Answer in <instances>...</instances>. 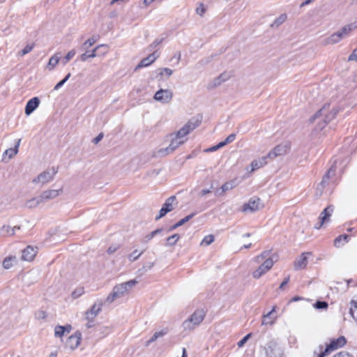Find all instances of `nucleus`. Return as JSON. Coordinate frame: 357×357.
<instances>
[{"label": "nucleus", "mask_w": 357, "mask_h": 357, "mask_svg": "<svg viewBox=\"0 0 357 357\" xmlns=\"http://www.w3.org/2000/svg\"><path fill=\"white\" fill-rule=\"evenodd\" d=\"M137 283L135 280H131L128 282L116 285L112 290V292L108 295L105 302L112 303L115 300L120 298L126 295L131 289Z\"/></svg>", "instance_id": "1"}, {"label": "nucleus", "mask_w": 357, "mask_h": 357, "mask_svg": "<svg viewBox=\"0 0 357 357\" xmlns=\"http://www.w3.org/2000/svg\"><path fill=\"white\" fill-rule=\"evenodd\" d=\"M202 116L201 115H197L192 116L190 118L187 123L183 126L179 130L176 132L171 135V137H174L178 139H182L183 142H185L187 139L185 138L186 135L193 131L196 128H197L202 123Z\"/></svg>", "instance_id": "2"}, {"label": "nucleus", "mask_w": 357, "mask_h": 357, "mask_svg": "<svg viewBox=\"0 0 357 357\" xmlns=\"http://www.w3.org/2000/svg\"><path fill=\"white\" fill-rule=\"evenodd\" d=\"M205 312L203 310H197L193 314L185 320L182 324V327L185 331H192L197 328L204 320Z\"/></svg>", "instance_id": "3"}, {"label": "nucleus", "mask_w": 357, "mask_h": 357, "mask_svg": "<svg viewBox=\"0 0 357 357\" xmlns=\"http://www.w3.org/2000/svg\"><path fill=\"white\" fill-rule=\"evenodd\" d=\"M341 162L342 160L340 159H336L331 162V167L328 170L326 175L323 177L321 182L317 185L316 188L315 196L317 197H320L322 195L326 185L328 183V180L335 175L337 165H340Z\"/></svg>", "instance_id": "4"}, {"label": "nucleus", "mask_w": 357, "mask_h": 357, "mask_svg": "<svg viewBox=\"0 0 357 357\" xmlns=\"http://www.w3.org/2000/svg\"><path fill=\"white\" fill-rule=\"evenodd\" d=\"M58 172V167H52L40 173L32 180V183L37 186H43L52 181Z\"/></svg>", "instance_id": "5"}, {"label": "nucleus", "mask_w": 357, "mask_h": 357, "mask_svg": "<svg viewBox=\"0 0 357 357\" xmlns=\"http://www.w3.org/2000/svg\"><path fill=\"white\" fill-rule=\"evenodd\" d=\"M176 198L175 196H171L166 199L165 202L162 205L161 209L159 211V215L155 217V220L160 219L164 217L167 213L172 211L176 206Z\"/></svg>", "instance_id": "6"}, {"label": "nucleus", "mask_w": 357, "mask_h": 357, "mask_svg": "<svg viewBox=\"0 0 357 357\" xmlns=\"http://www.w3.org/2000/svg\"><path fill=\"white\" fill-rule=\"evenodd\" d=\"M346 344V339L344 337L341 336L336 340H332L329 344H328L324 351H321L319 357H324L326 354L331 351L342 347Z\"/></svg>", "instance_id": "7"}, {"label": "nucleus", "mask_w": 357, "mask_h": 357, "mask_svg": "<svg viewBox=\"0 0 357 357\" xmlns=\"http://www.w3.org/2000/svg\"><path fill=\"white\" fill-rule=\"evenodd\" d=\"M290 148V142H282L276 146L272 151H269L266 156H282L287 155L289 153Z\"/></svg>", "instance_id": "8"}, {"label": "nucleus", "mask_w": 357, "mask_h": 357, "mask_svg": "<svg viewBox=\"0 0 357 357\" xmlns=\"http://www.w3.org/2000/svg\"><path fill=\"white\" fill-rule=\"evenodd\" d=\"M262 206L261 200L258 197H252L249 199L248 203H245L242 207V211L244 213L247 212H255L258 211Z\"/></svg>", "instance_id": "9"}, {"label": "nucleus", "mask_w": 357, "mask_h": 357, "mask_svg": "<svg viewBox=\"0 0 357 357\" xmlns=\"http://www.w3.org/2000/svg\"><path fill=\"white\" fill-rule=\"evenodd\" d=\"M173 97V93L169 89H160L154 95V99L162 103H169Z\"/></svg>", "instance_id": "10"}, {"label": "nucleus", "mask_w": 357, "mask_h": 357, "mask_svg": "<svg viewBox=\"0 0 357 357\" xmlns=\"http://www.w3.org/2000/svg\"><path fill=\"white\" fill-rule=\"evenodd\" d=\"M267 357H283L281 347L275 342H270L266 349Z\"/></svg>", "instance_id": "11"}, {"label": "nucleus", "mask_w": 357, "mask_h": 357, "mask_svg": "<svg viewBox=\"0 0 357 357\" xmlns=\"http://www.w3.org/2000/svg\"><path fill=\"white\" fill-rule=\"evenodd\" d=\"M102 303L101 301L96 302L91 308L85 313V318L89 321H93L95 317L98 314L102 309Z\"/></svg>", "instance_id": "12"}, {"label": "nucleus", "mask_w": 357, "mask_h": 357, "mask_svg": "<svg viewBox=\"0 0 357 357\" xmlns=\"http://www.w3.org/2000/svg\"><path fill=\"white\" fill-rule=\"evenodd\" d=\"M63 192V188H61L57 190L50 189L47 190L43 191L40 197L43 203L46 202L50 199H53L57 197L61 192Z\"/></svg>", "instance_id": "13"}, {"label": "nucleus", "mask_w": 357, "mask_h": 357, "mask_svg": "<svg viewBox=\"0 0 357 357\" xmlns=\"http://www.w3.org/2000/svg\"><path fill=\"white\" fill-rule=\"evenodd\" d=\"M276 308H277L276 306H273V307L272 308V310L270 312H268L266 314H263L261 325L273 326L275 323V321L278 318V317L275 315Z\"/></svg>", "instance_id": "14"}, {"label": "nucleus", "mask_w": 357, "mask_h": 357, "mask_svg": "<svg viewBox=\"0 0 357 357\" xmlns=\"http://www.w3.org/2000/svg\"><path fill=\"white\" fill-rule=\"evenodd\" d=\"M82 339V335L79 332H76L73 335H70L66 342V347L71 350L75 349L80 344Z\"/></svg>", "instance_id": "15"}, {"label": "nucleus", "mask_w": 357, "mask_h": 357, "mask_svg": "<svg viewBox=\"0 0 357 357\" xmlns=\"http://www.w3.org/2000/svg\"><path fill=\"white\" fill-rule=\"evenodd\" d=\"M235 139H236V134H234V133L230 134L225 140L219 142L217 145L204 149L203 153H209L211 151H216V150L225 146V145L234 142L235 140Z\"/></svg>", "instance_id": "16"}, {"label": "nucleus", "mask_w": 357, "mask_h": 357, "mask_svg": "<svg viewBox=\"0 0 357 357\" xmlns=\"http://www.w3.org/2000/svg\"><path fill=\"white\" fill-rule=\"evenodd\" d=\"M171 137L172 139L170 144L165 149L160 150V153H165L167 155L172 154L176 149L184 143L182 139H178L174 136Z\"/></svg>", "instance_id": "17"}, {"label": "nucleus", "mask_w": 357, "mask_h": 357, "mask_svg": "<svg viewBox=\"0 0 357 357\" xmlns=\"http://www.w3.org/2000/svg\"><path fill=\"white\" fill-rule=\"evenodd\" d=\"M311 252H303L294 261V268L296 270L304 269L307 264V255H311Z\"/></svg>", "instance_id": "18"}, {"label": "nucleus", "mask_w": 357, "mask_h": 357, "mask_svg": "<svg viewBox=\"0 0 357 357\" xmlns=\"http://www.w3.org/2000/svg\"><path fill=\"white\" fill-rule=\"evenodd\" d=\"M40 105V99L38 97H34L30 99L25 107L26 115H30Z\"/></svg>", "instance_id": "19"}, {"label": "nucleus", "mask_w": 357, "mask_h": 357, "mask_svg": "<svg viewBox=\"0 0 357 357\" xmlns=\"http://www.w3.org/2000/svg\"><path fill=\"white\" fill-rule=\"evenodd\" d=\"M37 251L33 247L27 246L22 250V259L24 261H31L36 257Z\"/></svg>", "instance_id": "20"}, {"label": "nucleus", "mask_w": 357, "mask_h": 357, "mask_svg": "<svg viewBox=\"0 0 357 357\" xmlns=\"http://www.w3.org/2000/svg\"><path fill=\"white\" fill-rule=\"evenodd\" d=\"M333 206H328L321 212L319 216L321 220L320 225L317 227V229H319L324 222L328 221L333 212Z\"/></svg>", "instance_id": "21"}, {"label": "nucleus", "mask_w": 357, "mask_h": 357, "mask_svg": "<svg viewBox=\"0 0 357 357\" xmlns=\"http://www.w3.org/2000/svg\"><path fill=\"white\" fill-rule=\"evenodd\" d=\"M156 59L157 56L155 55V52L149 54L148 56L141 60L139 64L136 66L135 70L149 66L152 63H153Z\"/></svg>", "instance_id": "22"}, {"label": "nucleus", "mask_w": 357, "mask_h": 357, "mask_svg": "<svg viewBox=\"0 0 357 357\" xmlns=\"http://www.w3.org/2000/svg\"><path fill=\"white\" fill-rule=\"evenodd\" d=\"M266 158H257V159H255L250 164V169L249 170V168H248V170L252 173L264 167L267 163Z\"/></svg>", "instance_id": "23"}, {"label": "nucleus", "mask_w": 357, "mask_h": 357, "mask_svg": "<svg viewBox=\"0 0 357 357\" xmlns=\"http://www.w3.org/2000/svg\"><path fill=\"white\" fill-rule=\"evenodd\" d=\"M71 328L72 327L69 324L66 326H56L54 328V335L56 337H61L65 333H69Z\"/></svg>", "instance_id": "24"}, {"label": "nucleus", "mask_w": 357, "mask_h": 357, "mask_svg": "<svg viewBox=\"0 0 357 357\" xmlns=\"http://www.w3.org/2000/svg\"><path fill=\"white\" fill-rule=\"evenodd\" d=\"M20 229V226L12 227L9 225H3L0 229V235L2 236H13L15 234V230Z\"/></svg>", "instance_id": "25"}, {"label": "nucleus", "mask_w": 357, "mask_h": 357, "mask_svg": "<svg viewBox=\"0 0 357 357\" xmlns=\"http://www.w3.org/2000/svg\"><path fill=\"white\" fill-rule=\"evenodd\" d=\"M157 78L159 80H164L169 78L173 73V70L169 68H161L158 69Z\"/></svg>", "instance_id": "26"}, {"label": "nucleus", "mask_w": 357, "mask_h": 357, "mask_svg": "<svg viewBox=\"0 0 357 357\" xmlns=\"http://www.w3.org/2000/svg\"><path fill=\"white\" fill-rule=\"evenodd\" d=\"M237 185L238 183L236 179L227 181L222 185L220 188L221 192H219V190H218L217 192L218 193L219 195H220L221 194L225 192L226 191L234 188L236 186H237Z\"/></svg>", "instance_id": "27"}, {"label": "nucleus", "mask_w": 357, "mask_h": 357, "mask_svg": "<svg viewBox=\"0 0 357 357\" xmlns=\"http://www.w3.org/2000/svg\"><path fill=\"white\" fill-rule=\"evenodd\" d=\"M43 203L41 198L39 196L33 197L26 202L24 206L29 208H33L37 207L40 204Z\"/></svg>", "instance_id": "28"}, {"label": "nucleus", "mask_w": 357, "mask_h": 357, "mask_svg": "<svg viewBox=\"0 0 357 357\" xmlns=\"http://www.w3.org/2000/svg\"><path fill=\"white\" fill-rule=\"evenodd\" d=\"M349 236L347 234L340 235L334 240V246L340 248L349 241Z\"/></svg>", "instance_id": "29"}, {"label": "nucleus", "mask_w": 357, "mask_h": 357, "mask_svg": "<svg viewBox=\"0 0 357 357\" xmlns=\"http://www.w3.org/2000/svg\"><path fill=\"white\" fill-rule=\"evenodd\" d=\"M342 39L339 32H336L328 37L326 40V44H335L340 42Z\"/></svg>", "instance_id": "30"}, {"label": "nucleus", "mask_w": 357, "mask_h": 357, "mask_svg": "<svg viewBox=\"0 0 357 357\" xmlns=\"http://www.w3.org/2000/svg\"><path fill=\"white\" fill-rule=\"evenodd\" d=\"M167 333V331L166 329H163L160 331L155 332L153 335L146 342V346L148 347L152 342H155L158 338L163 337Z\"/></svg>", "instance_id": "31"}, {"label": "nucleus", "mask_w": 357, "mask_h": 357, "mask_svg": "<svg viewBox=\"0 0 357 357\" xmlns=\"http://www.w3.org/2000/svg\"><path fill=\"white\" fill-rule=\"evenodd\" d=\"M20 139H18V141L15 144L13 148L8 149L4 151L3 156H15L18 152V148L20 146Z\"/></svg>", "instance_id": "32"}, {"label": "nucleus", "mask_w": 357, "mask_h": 357, "mask_svg": "<svg viewBox=\"0 0 357 357\" xmlns=\"http://www.w3.org/2000/svg\"><path fill=\"white\" fill-rule=\"evenodd\" d=\"M287 15L285 13L281 14L271 24V27H272V28H278L281 24H282L287 20Z\"/></svg>", "instance_id": "33"}, {"label": "nucleus", "mask_w": 357, "mask_h": 357, "mask_svg": "<svg viewBox=\"0 0 357 357\" xmlns=\"http://www.w3.org/2000/svg\"><path fill=\"white\" fill-rule=\"evenodd\" d=\"M349 313L351 317L357 321V299H353L351 301Z\"/></svg>", "instance_id": "34"}, {"label": "nucleus", "mask_w": 357, "mask_h": 357, "mask_svg": "<svg viewBox=\"0 0 357 357\" xmlns=\"http://www.w3.org/2000/svg\"><path fill=\"white\" fill-rule=\"evenodd\" d=\"M59 56H58L56 54L53 55L49 60L48 64H47V68L50 70H52L54 68V67L58 64L59 61Z\"/></svg>", "instance_id": "35"}, {"label": "nucleus", "mask_w": 357, "mask_h": 357, "mask_svg": "<svg viewBox=\"0 0 357 357\" xmlns=\"http://www.w3.org/2000/svg\"><path fill=\"white\" fill-rule=\"evenodd\" d=\"M99 47H96L95 49H93L91 53L86 52L81 54L80 56V60L82 61H86L89 58H93L96 56V50L98 49Z\"/></svg>", "instance_id": "36"}, {"label": "nucleus", "mask_w": 357, "mask_h": 357, "mask_svg": "<svg viewBox=\"0 0 357 357\" xmlns=\"http://www.w3.org/2000/svg\"><path fill=\"white\" fill-rule=\"evenodd\" d=\"M268 271L262 266L260 265L258 268H257L255 271L252 273V276L255 279H259L260 277H261L263 275H264Z\"/></svg>", "instance_id": "37"}, {"label": "nucleus", "mask_w": 357, "mask_h": 357, "mask_svg": "<svg viewBox=\"0 0 357 357\" xmlns=\"http://www.w3.org/2000/svg\"><path fill=\"white\" fill-rule=\"evenodd\" d=\"M353 27L351 24H347L343 26L338 32L342 38L347 36L349 33L352 31Z\"/></svg>", "instance_id": "38"}, {"label": "nucleus", "mask_w": 357, "mask_h": 357, "mask_svg": "<svg viewBox=\"0 0 357 357\" xmlns=\"http://www.w3.org/2000/svg\"><path fill=\"white\" fill-rule=\"evenodd\" d=\"M180 238V236L178 234H174L171 236H169L167 238V244L166 245H169V246H172V245H174L176 242L178 241V239Z\"/></svg>", "instance_id": "39"}, {"label": "nucleus", "mask_w": 357, "mask_h": 357, "mask_svg": "<svg viewBox=\"0 0 357 357\" xmlns=\"http://www.w3.org/2000/svg\"><path fill=\"white\" fill-rule=\"evenodd\" d=\"M215 240L214 236L212 234H209L206 236L204 239L201 242V245H211Z\"/></svg>", "instance_id": "40"}, {"label": "nucleus", "mask_w": 357, "mask_h": 357, "mask_svg": "<svg viewBox=\"0 0 357 357\" xmlns=\"http://www.w3.org/2000/svg\"><path fill=\"white\" fill-rule=\"evenodd\" d=\"M270 252V250H265L260 255L256 257L254 260L257 263H260L262 260L269 257Z\"/></svg>", "instance_id": "41"}, {"label": "nucleus", "mask_w": 357, "mask_h": 357, "mask_svg": "<svg viewBox=\"0 0 357 357\" xmlns=\"http://www.w3.org/2000/svg\"><path fill=\"white\" fill-rule=\"evenodd\" d=\"M274 261L271 257H268L261 264L268 271L273 267Z\"/></svg>", "instance_id": "42"}, {"label": "nucleus", "mask_w": 357, "mask_h": 357, "mask_svg": "<svg viewBox=\"0 0 357 357\" xmlns=\"http://www.w3.org/2000/svg\"><path fill=\"white\" fill-rule=\"evenodd\" d=\"M33 47H34L33 44H28L25 46V47L21 52H18V55H20L21 56H24L25 54L31 52L32 50L33 49Z\"/></svg>", "instance_id": "43"}, {"label": "nucleus", "mask_w": 357, "mask_h": 357, "mask_svg": "<svg viewBox=\"0 0 357 357\" xmlns=\"http://www.w3.org/2000/svg\"><path fill=\"white\" fill-rule=\"evenodd\" d=\"M84 288L79 287V288L75 289L72 292L71 296L74 299H76V298H79V296H81L82 294H84Z\"/></svg>", "instance_id": "44"}, {"label": "nucleus", "mask_w": 357, "mask_h": 357, "mask_svg": "<svg viewBox=\"0 0 357 357\" xmlns=\"http://www.w3.org/2000/svg\"><path fill=\"white\" fill-rule=\"evenodd\" d=\"M75 54L76 52L75 50H72L68 52L63 60V65H66L75 55Z\"/></svg>", "instance_id": "45"}, {"label": "nucleus", "mask_w": 357, "mask_h": 357, "mask_svg": "<svg viewBox=\"0 0 357 357\" xmlns=\"http://www.w3.org/2000/svg\"><path fill=\"white\" fill-rule=\"evenodd\" d=\"M195 215V213H191V214L187 215L186 217H185L184 218H182L176 223V226H179V227L182 226L183 225H184L185 223L188 222L190 220H191L194 217Z\"/></svg>", "instance_id": "46"}, {"label": "nucleus", "mask_w": 357, "mask_h": 357, "mask_svg": "<svg viewBox=\"0 0 357 357\" xmlns=\"http://www.w3.org/2000/svg\"><path fill=\"white\" fill-rule=\"evenodd\" d=\"M153 266H154L153 262H149L146 264H145L144 266H143V267L142 268L139 269V272H140L141 274H143L145 272L151 270Z\"/></svg>", "instance_id": "47"}, {"label": "nucleus", "mask_w": 357, "mask_h": 357, "mask_svg": "<svg viewBox=\"0 0 357 357\" xmlns=\"http://www.w3.org/2000/svg\"><path fill=\"white\" fill-rule=\"evenodd\" d=\"M143 252H144L142 251L137 254V250H135L134 252L129 255L128 259L131 261H135L142 255Z\"/></svg>", "instance_id": "48"}, {"label": "nucleus", "mask_w": 357, "mask_h": 357, "mask_svg": "<svg viewBox=\"0 0 357 357\" xmlns=\"http://www.w3.org/2000/svg\"><path fill=\"white\" fill-rule=\"evenodd\" d=\"M163 41V38H156L149 46V51H152L153 49L157 47Z\"/></svg>", "instance_id": "49"}, {"label": "nucleus", "mask_w": 357, "mask_h": 357, "mask_svg": "<svg viewBox=\"0 0 357 357\" xmlns=\"http://www.w3.org/2000/svg\"><path fill=\"white\" fill-rule=\"evenodd\" d=\"M314 306L317 309H326L328 307V303L325 301H317Z\"/></svg>", "instance_id": "50"}, {"label": "nucleus", "mask_w": 357, "mask_h": 357, "mask_svg": "<svg viewBox=\"0 0 357 357\" xmlns=\"http://www.w3.org/2000/svg\"><path fill=\"white\" fill-rule=\"evenodd\" d=\"M337 112V111L333 110L330 114L325 115L324 123L326 124V123H328V122L331 121L332 119H333L335 118Z\"/></svg>", "instance_id": "51"}, {"label": "nucleus", "mask_w": 357, "mask_h": 357, "mask_svg": "<svg viewBox=\"0 0 357 357\" xmlns=\"http://www.w3.org/2000/svg\"><path fill=\"white\" fill-rule=\"evenodd\" d=\"M12 260V257H6L3 261V266L6 269L10 268L13 266Z\"/></svg>", "instance_id": "52"}, {"label": "nucleus", "mask_w": 357, "mask_h": 357, "mask_svg": "<svg viewBox=\"0 0 357 357\" xmlns=\"http://www.w3.org/2000/svg\"><path fill=\"white\" fill-rule=\"evenodd\" d=\"M220 79H222V81L223 82L227 81L228 79H229V78L231 77V73H229V72H224L222 73H221L220 75H219Z\"/></svg>", "instance_id": "53"}, {"label": "nucleus", "mask_w": 357, "mask_h": 357, "mask_svg": "<svg viewBox=\"0 0 357 357\" xmlns=\"http://www.w3.org/2000/svg\"><path fill=\"white\" fill-rule=\"evenodd\" d=\"M35 316L37 319H45L47 317V314L43 310H39L36 313Z\"/></svg>", "instance_id": "54"}, {"label": "nucleus", "mask_w": 357, "mask_h": 357, "mask_svg": "<svg viewBox=\"0 0 357 357\" xmlns=\"http://www.w3.org/2000/svg\"><path fill=\"white\" fill-rule=\"evenodd\" d=\"M154 237V235L152 232L149 233V234L146 235L142 239V243H147L149 241H150Z\"/></svg>", "instance_id": "55"}, {"label": "nucleus", "mask_w": 357, "mask_h": 357, "mask_svg": "<svg viewBox=\"0 0 357 357\" xmlns=\"http://www.w3.org/2000/svg\"><path fill=\"white\" fill-rule=\"evenodd\" d=\"M326 110V107H323L321 109H319L317 113L313 116L312 119L311 121H314L316 119L323 115V113Z\"/></svg>", "instance_id": "56"}, {"label": "nucleus", "mask_w": 357, "mask_h": 357, "mask_svg": "<svg viewBox=\"0 0 357 357\" xmlns=\"http://www.w3.org/2000/svg\"><path fill=\"white\" fill-rule=\"evenodd\" d=\"M95 43V40L93 38H89L86 41L84 42L83 46L84 48L87 49L91 47Z\"/></svg>", "instance_id": "57"}, {"label": "nucleus", "mask_w": 357, "mask_h": 357, "mask_svg": "<svg viewBox=\"0 0 357 357\" xmlns=\"http://www.w3.org/2000/svg\"><path fill=\"white\" fill-rule=\"evenodd\" d=\"M348 60L357 61V47L353 50L352 53L349 55Z\"/></svg>", "instance_id": "58"}, {"label": "nucleus", "mask_w": 357, "mask_h": 357, "mask_svg": "<svg viewBox=\"0 0 357 357\" xmlns=\"http://www.w3.org/2000/svg\"><path fill=\"white\" fill-rule=\"evenodd\" d=\"M251 334H248L246 335L242 340H241L238 342V346L239 347H241L244 345V344L248 341V340L249 339V337H250Z\"/></svg>", "instance_id": "59"}, {"label": "nucleus", "mask_w": 357, "mask_h": 357, "mask_svg": "<svg viewBox=\"0 0 357 357\" xmlns=\"http://www.w3.org/2000/svg\"><path fill=\"white\" fill-rule=\"evenodd\" d=\"M196 13L201 16L203 15V14L205 13V8L202 3H201L199 6L197 8Z\"/></svg>", "instance_id": "60"}, {"label": "nucleus", "mask_w": 357, "mask_h": 357, "mask_svg": "<svg viewBox=\"0 0 357 357\" xmlns=\"http://www.w3.org/2000/svg\"><path fill=\"white\" fill-rule=\"evenodd\" d=\"M333 357H353V356L347 352L342 351V352L335 354L333 356Z\"/></svg>", "instance_id": "61"}, {"label": "nucleus", "mask_w": 357, "mask_h": 357, "mask_svg": "<svg viewBox=\"0 0 357 357\" xmlns=\"http://www.w3.org/2000/svg\"><path fill=\"white\" fill-rule=\"evenodd\" d=\"M222 83H223V82L222 81V79H220V77L218 76V77L214 79L213 82V86L215 87L220 86Z\"/></svg>", "instance_id": "62"}, {"label": "nucleus", "mask_w": 357, "mask_h": 357, "mask_svg": "<svg viewBox=\"0 0 357 357\" xmlns=\"http://www.w3.org/2000/svg\"><path fill=\"white\" fill-rule=\"evenodd\" d=\"M103 138V133H100L97 137H96L93 140V143H94L95 144H98L100 141L102 140V139Z\"/></svg>", "instance_id": "63"}, {"label": "nucleus", "mask_w": 357, "mask_h": 357, "mask_svg": "<svg viewBox=\"0 0 357 357\" xmlns=\"http://www.w3.org/2000/svg\"><path fill=\"white\" fill-rule=\"evenodd\" d=\"M118 249V246H116V245H112L110 246L108 250H107V252L109 254H112L114 252H115Z\"/></svg>", "instance_id": "64"}]
</instances>
